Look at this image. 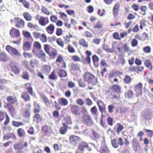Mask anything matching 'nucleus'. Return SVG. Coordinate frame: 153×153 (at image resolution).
I'll return each mask as SVG.
<instances>
[{"label": "nucleus", "mask_w": 153, "mask_h": 153, "mask_svg": "<svg viewBox=\"0 0 153 153\" xmlns=\"http://www.w3.org/2000/svg\"><path fill=\"white\" fill-rule=\"evenodd\" d=\"M84 79L86 81L93 85L97 82V78L89 72H87L84 74Z\"/></svg>", "instance_id": "nucleus-1"}, {"label": "nucleus", "mask_w": 153, "mask_h": 153, "mask_svg": "<svg viewBox=\"0 0 153 153\" xmlns=\"http://www.w3.org/2000/svg\"><path fill=\"white\" fill-rule=\"evenodd\" d=\"M5 117V120L4 122V125H7L10 122V118L9 116L4 111H0V122L3 120Z\"/></svg>", "instance_id": "nucleus-2"}, {"label": "nucleus", "mask_w": 153, "mask_h": 153, "mask_svg": "<svg viewBox=\"0 0 153 153\" xmlns=\"http://www.w3.org/2000/svg\"><path fill=\"white\" fill-rule=\"evenodd\" d=\"M80 140L81 139L79 137L75 135L71 136L69 138L70 143L76 146Z\"/></svg>", "instance_id": "nucleus-3"}, {"label": "nucleus", "mask_w": 153, "mask_h": 153, "mask_svg": "<svg viewBox=\"0 0 153 153\" xmlns=\"http://www.w3.org/2000/svg\"><path fill=\"white\" fill-rule=\"evenodd\" d=\"M142 84L140 82L134 86V90L137 97H138L142 94Z\"/></svg>", "instance_id": "nucleus-4"}, {"label": "nucleus", "mask_w": 153, "mask_h": 153, "mask_svg": "<svg viewBox=\"0 0 153 153\" xmlns=\"http://www.w3.org/2000/svg\"><path fill=\"white\" fill-rule=\"evenodd\" d=\"M39 23L42 26H45L49 22V20L48 17L41 16L39 17Z\"/></svg>", "instance_id": "nucleus-5"}, {"label": "nucleus", "mask_w": 153, "mask_h": 153, "mask_svg": "<svg viewBox=\"0 0 153 153\" xmlns=\"http://www.w3.org/2000/svg\"><path fill=\"white\" fill-rule=\"evenodd\" d=\"M6 50L10 53L14 55H17L18 51L16 49L11 47L10 46L8 45L6 46Z\"/></svg>", "instance_id": "nucleus-6"}, {"label": "nucleus", "mask_w": 153, "mask_h": 153, "mask_svg": "<svg viewBox=\"0 0 153 153\" xmlns=\"http://www.w3.org/2000/svg\"><path fill=\"white\" fill-rule=\"evenodd\" d=\"M83 121L85 123L88 125H90L93 123L92 120L89 115L84 114L83 116Z\"/></svg>", "instance_id": "nucleus-7"}, {"label": "nucleus", "mask_w": 153, "mask_h": 153, "mask_svg": "<svg viewBox=\"0 0 153 153\" xmlns=\"http://www.w3.org/2000/svg\"><path fill=\"white\" fill-rule=\"evenodd\" d=\"M4 108H7L9 113L12 115H13L15 113V109L13 106L9 103H7L6 105L4 106Z\"/></svg>", "instance_id": "nucleus-8"}, {"label": "nucleus", "mask_w": 153, "mask_h": 153, "mask_svg": "<svg viewBox=\"0 0 153 153\" xmlns=\"http://www.w3.org/2000/svg\"><path fill=\"white\" fill-rule=\"evenodd\" d=\"M85 148H87V149L89 151L91 150V148L88 146L87 144L84 142H82L79 144L78 147V149L79 150L83 151L84 149Z\"/></svg>", "instance_id": "nucleus-9"}, {"label": "nucleus", "mask_w": 153, "mask_h": 153, "mask_svg": "<svg viewBox=\"0 0 153 153\" xmlns=\"http://www.w3.org/2000/svg\"><path fill=\"white\" fill-rule=\"evenodd\" d=\"M10 34L13 37H17L19 36V31L14 28H12L10 30Z\"/></svg>", "instance_id": "nucleus-10"}, {"label": "nucleus", "mask_w": 153, "mask_h": 153, "mask_svg": "<svg viewBox=\"0 0 153 153\" xmlns=\"http://www.w3.org/2000/svg\"><path fill=\"white\" fill-rule=\"evenodd\" d=\"M120 3L117 2L115 4L113 7V14L115 16H116L118 15V10L120 8Z\"/></svg>", "instance_id": "nucleus-11"}, {"label": "nucleus", "mask_w": 153, "mask_h": 153, "mask_svg": "<svg viewBox=\"0 0 153 153\" xmlns=\"http://www.w3.org/2000/svg\"><path fill=\"white\" fill-rule=\"evenodd\" d=\"M42 131L45 135L49 136L51 133V129L50 127L46 126L42 128Z\"/></svg>", "instance_id": "nucleus-12"}, {"label": "nucleus", "mask_w": 153, "mask_h": 153, "mask_svg": "<svg viewBox=\"0 0 153 153\" xmlns=\"http://www.w3.org/2000/svg\"><path fill=\"white\" fill-rule=\"evenodd\" d=\"M6 100L10 104L15 103L17 101L16 98L12 96H8L6 98Z\"/></svg>", "instance_id": "nucleus-13"}, {"label": "nucleus", "mask_w": 153, "mask_h": 153, "mask_svg": "<svg viewBox=\"0 0 153 153\" xmlns=\"http://www.w3.org/2000/svg\"><path fill=\"white\" fill-rule=\"evenodd\" d=\"M55 29V27L52 24H50L46 28L47 32L49 34H52L53 33Z\"/></svg>", "instance_id": "nucleus-14"}, {"label": "nucleus", "mask_w": 153, "mask_h": 153, "mask_svg": "<svg viewBox=\"0 0 153 153\" xmlns=\"http://www.w3.org/2000/svg\"><path fill=\"white\" fill-rule=\"evenodd\" d=\"M112 91L114 93L119 94L121 93V88L118 85H114L111 88Z\"/></svg>", "instance_id": "nucleus-15"}, {"label": "nucleus", "mask_w": 153, "mask_h": 153, "mask_svg": "<svg viewBox=\"0 0 153 153\" xmlns=\"http://www.w3.org/2000/svg\"><path fill=\"white\" fill-rule=\"evenodd\" d=\"M90 112L92 115L97 117L98 115V110L96 106L91 108L90 109Z\"/></svg>", "instance_id": "nucleus-16"}, {"label": "nucleus", "mask_w": 153, "mask_h": 153, "mask_svg": "<svg viewBox=\"0 0 153 153\" xmlns=\"http://www.w3.org/2000/svg\"><path fill=\"white\" fill-rule=\"evenodd\" d=\"M59 104L61 105L65 106L68 104V102L67 100L63 98H59L58 100Z\"/></svg>", "instance_id": "nucleus-17"}, {"label": "nucleus", "mask_w": 153, "mask_h": 153, "mask_svg": "<svg viewBox=\"0 0 153 153\" xmlns=\"http://www.w3.org/2000/svg\"><path fill=\"white\" fill-rule=\"evenodd\" d=\"M145 65L148 68L150 71L152 69V65L151 61L149 59H146L144 62Z\"/></svg>", "instance_id": "nucleus-18"}, {"label": "nucleus", "mask_w": 153, "mask_h": 153, "mask_svg": "<svg viewBox=\"0 0 153 153\" xmlns=\"http://www.w3.org/2000/svg\"><path fill=\"white\" fill-rule=\"evenodd\" d=\"M51 67L48 65H44L42 67V70L46 74H48L51 70Z\"/></svg>", "instance_id": "nucleus-19"}, {"label": "nucleus", "mask_w": 153, "mask_h": 153, "mask_svg": "<svg viewBox=\"0 0 153 153\" xmlns=\"http://www.w3.org/2000/svg\"><path fill=\"white\" fill-rule=\"evenodd\" d=\"M10 65L12 68V71L15 73L17 74L19 73V70L15 64L11 63L10 64Z\"/></svg>", "instance_id": "nucleus-20"}, {"label": "nucleus", "mask_w": 153, "mask_h": 153, "mask_svg": "<svg viewBox=\"0 0 153 153\" xmlns=\"http://www.w3.org/2000/svg\"><path fill=\"white\" fill-rule=\"evenodd\" d=\"M28 27L33 29L35 30H39V27L38 25H34L31 22H29L27 24Z\"/></svg>", "instance_id": "nucleus-21"}, {"label": "nucleus", "mask_w": 153, "mask_h": 153, "mask_svg": "<svg viewBox=\"0 0 153 153\" xmlns=\"http://www.w3.org/2000/svg\"><path fill=\"white\" fill-rule=\"evenodd\" d=\"M79 109V107L77 105H73L71 108L72 112L75 114H78Z\"/></svg>", "instance_id": "nucleus-22"}, {"label": "nucleus", "mask_w": 153, "mask_h": 153, "mask_svg": "<svg viewBox=\"0 0 153 153\" xmlns=\"http://www.w3.org/2000/svg\"><path fill=\"white\" fill-rule=\"evenodd\" d=\"M63 127H61L60 129V133L62 134H65L67 131V129L68 128V126L65 123H63Z\"/></svg>", "instance_id": "nucleus-23"}, {"label": "nucleus", "mask_w": 153, "mask_h": 153, "mask_svg": "<svg viewBox=\"0 0 153 153\" xmlns=\"http://www.w3.org/2000/svg\"><path fill=\"white\" fill-rule=\"evenodd\" d=\"M31 44L29 42H25L24 44L23 48L24 50L29 51L30 49Z\"/></svg>", "instance_id": "nucleus-24"}, {"label": "nucleus", "mask_w": 153, "mask_h": 153, "mask_svg": "<svg viewBox=\"0 0 153 153\" xmlns=\"http://www.w3.org/2000/svg\"><path fill=\"white\" fill-rule=\"evenodd\" d=\"M58 74L60 77H65L67 76V74L66 71L60 69L58 70Z\"/></svg>", "instance_id": "nucleus-25"}, {"label": "nucleus", "mask_w": 153, "mask_h": 153, "mask_svg": "<svg viewBox=\"0 0 153 153\" xmlns=\"http://www.w3.org/2000/svg\"><path fill=\"white\" fill-rule=\"evenodd\" d=\"M151 114L150 112H148L147 111L142 113L143 117L146 120L150 118Z\"/></svg>", "instance_id": "nucleus-26"}, {"label": "nucleus", "mask_w": 153, "mask_h": 153, "mask_svg": "<svg viewBox=\"0 0 153 153\" xmlns=\"http://www.w3.org/2000/svg\"><path fill=\"white\" fill-rule=\"evenodd\" d=\"M133 148L135 150H137L140 148V144L136 140H133Z\"/></svg>", "instance_id": "nucleus-27"}, {"label": "nucleus", "mask_w": 153, "mask_h": 153, "mask_svg": "<svg viewBox=\"0 0 153 153\" xmlns=\"http://www.w3.org/2000/svg\"><path fill=\"white\" fill-rule=\"evenodd\" d=\"M33 120L34 122L38 123L41 120L42 118L40 115L37 114H36L33 116Z\"/></svg>", "instance_id": "nucleus-28"}, {"label": "nucleus", "mask_w": 153, "mask_h": 153, "mask_svg": "<svg viewBox=\"0 0 153 153\" xmlns=\"http://www.w3.org/2000/svg\"><path fill=\"white\" fill-rule=\"evenodd\" d=\"M30 63L32 67L34 68L38 64V62L35 59H32L30 62Z\"/></svg>", "instance_id": "nucleus-29"}, {"label": "nucleus", "mask_w": 153, "mask_h": 153, "mask_svg": "<svg viewBox=\"0 0 153 153\" xmlns=\"http://www.w3.org/2000/svg\"><path fill=\"white\" fill-rule=\"evenodd\" d=\"M21 97L25 101H27L30 100V97L27 93H24L22 94Z\"/></svg>", "instance_id": "nucleus-30"}, {"label": "nucleus", "mask_w": 153, "mask_h": 153, "mask_svg": "<svg viewBox=\"0 0 153 153\" xmlns=\"http://www.w3.org/2000/svg\"><path fill=\"white\" fill-rule=\"evenodd\" d=\"M0 60L2 62H6L7 60V57L6 54L3 53H0Z\"/></svg>", "instance_id": "nucleus-31"}, {"label": "nucleus", "mask_w": 153, "mask_h": 153, "mask_svg": "<svg viewBox=\"0 0 153 153\" xmlns=\"http://www.w3.org/2000/svg\"><path fill=\"white\" fill-rule=\"evenodd\" d=\"M92 59L94 65L97 67L99 65L98 62L99 60L98 57L96 55H94L92 57Z\"/></svg>", "instance_id": "nucleus-32"}, {"label": "nucleus", "mask_w": 153, "mask_h": 153, "mask_svg": "<svg viewBox=\"0 0 153 153\" xmlns=\"http://www.w3.org/2000/svg\"><path fill=\"white\" fill-rule=\"evenodd\" d=\"M23 16L25 18L27 21H31L32 20V16L29 13L27 12L24 13Z\"/></svg>", "instance_id": "nucleus-33"}, {"label": "nucleus", "mask_w": 153, "mask_h": 153, "mask_svg": "<svg viewBox=\"0 0 153 153\" xmlns=\"http://www.w3.org/2000/svg\"><path fill=\"white\" fill-rule=\"evenodd\" d=\"M79 44L80 45L84 47L87 48L88 47V44L83 39H81L79 41Z\"/></svg>", "instance_id": "nucleus-34"}, {"label": "nucleus", "mask_w": 153, "mask_h": 153, "mask_svg": "<svg viewBox=\"0 0 153 153\" xmlns=\"http://www.w3.org/2000/svg\"><path fill=\"white\" fill-rule=\"evenodd\" d=\"M101 153H110V151L106 146H102L101 148Z\"/></svg>", "instance_id": "nucleus-35"}, {"label": "nucleus", "mask_w": 153, "mask_h": 153, "mask_svg": "<svg viewBox=\"0 0 153 153\" xmlns=\"http://www.w3.org/2000/svg\"><path fill=\"white\" fill-rule=\"evenodd\" d=\"M42 12L47 15H49L51 14H52V12H50L48 9L44 7H42Z\"/></svg>", "instance_id": "nucleus-36"}, {"label": "nucleus", "mask_w": 153, "mask_h": 153, "mask_svg": "<svg viewBox=\"0 0 153 153\" xmlns=\"http://www.w3.org/2000/svg\"><path fill=\"white\" fill-rule=\"evenodd\" d=\"M102 48L104 50L108 52L112 53L113 52V50L108 48V46L107 45H103Z\"/></svg>", "instance_id": "nucleus-37"}, {"label": "nucleus", "mask_w": 153, "mask_h": 153, "mask_svg": "<svg viewBox=\"0 0 153 153\" xmlns=\"http://www.w3.org/2000/svg\"><path fill=\"white\" fill-rule=\"evenodd\" d=\"M20 2L22 3L25 8H29L30 4L28 2L24 0H20Z\"/></svg>", "instance_id": "nucleus-38"}, {"label": "nucleus", "mask_w": 153, "mask_h": 153, "mask_svg": "<svg viewBox=\"0 0 153 153\" xmlns=\"http://www.w3.org/2000/svg\"><path fill=\"white\" fill-rule=\"evenodd\" d=\"M123 79L124 82L127 84L130 83L131 80L130 77L128 75L126 76Z\"/></svg>", "instance_id": "nucleus-39"}, {"label": "nucleus", "mask_w": 153, "mask_h": 153, "mask_svg": "<svg viewBox=\"0 0 153 153\" xmlns=\"http://www.w3.org/2000/svg\"><path fill=\"white\" fill-rule=\"evenodd\" d=\"M111 144L113 147L115 148L118 147V144L117 143V140L115 139L112 140H111Z\"/></svg>", "instance_id": "nucleus-40"}, {"label": "nucleus", "mask_w": 153, "mask_h": 153, "mask_svg": "<svg viewBox=\"0 0 153 153\" xmlns=\"http://www.w3.org/2000/svg\"><path fill=\"white\" fill-rule=\"evenodd\" d=\"M33 47L34 48H35L38 50L41 49V46L39 43L37 42H35L34 43Z\"/></svg>", "instance_id": "nucleus-41"}, {"label": "nucleus", "mask_w": 153, "mask_h": 153, "mask_svg": "<svg viewBox=\"0 0 153 153\" xmlns=\"http://www.w3.org/2000/svg\"><path fill=\"white\" fill-rule=\"evenodd\" d=\"M126 96L128 98L132 97L134 95V93L131 90L128 91L126 94Z\"/></svg>", "instance_id": "nucleus-42"}, {"label": "nucleus", "mask_w": 153, "mask_h": 153, "mask_svg": "<svg viewBox=\"0 0 153 153\" xmlns=\"http://www.w3.org/2000/svg\"><path fill=\"white\" fill-rule=\"evenodd\" d=\"M67 48L70 53H74L75 52L74 49L69 44L68 45Z\"/></svg>", "instance_id": "nucleus-43"}, {"label": "nucleus", "mask_w": 153, "mask_h": 153, "mask_svg": "<svg viewBox=\"0 0 153 153\" xmlns=\"http://www.w3.org/2000/svg\"><path fill=\"white\" fill-rule=\"evenodd\" d=\"M23 34L24 36L27 38H30L31 37L30 33L27 31H23Z\"/></svg>", "instance_id": "nucleus-44"}, {"label": "nucleus", "mask_w": 153, "mask_h": 153, "mask_svg": "<svg viewBox=\"0 0 153 153\" xmlns=\"http://www.w3.org/2000/svg\"><path fill=\"white\" fill-rule=\"evenodd\" d=\"M33 35L36 39H38L41 36V33L38 32H33Z\"/></svg>", "instance_id": "nucleus-45"}, {"label": "nucleus", "mask_w": 153, "mask_h": 153, "mask_svg": "<svg viewBox=\"0 0 153 153\" xmlns=\"http://www.w3.org/2000/svg\"><path fill=\"white\" fill-rule=\"evenodd\" d=\"M30 76L27 73L24 72L23 73L22 76V78L27 80H28L29 79Z\"/></svg>", "instance_id": "nucleus-46"}, {"label": "nucleus", "mask_w": 153, "mask_h": 153, "mask_svg": "<svg viewBox=\"0 0 153 153\" xmlns=\"http://www.w3.org/2000/svg\"><path fill=\"white\" fill-rule=\"evenodd\" d=\"M140 28L141 29H142L143 27L146 26V21L144 20H141L140 23Z\"/></svg>", "instance_id": "nucleus-47"}, {"label": "nucleus", "mask_w": 153, "mask_h": 153, "mask_svg": "<svg viewBox=\"0 0 153 153\" xmlns=\"http://www.w3.org/2000/svg\"><path fill=\"white\" fill-rule=\"evenodd\" d=\"M103 26L102 24L100 21H99L96 24V25L94 26V28H101Z\"/></svg>", "instance_id": "nucleus-48"}, {"label": "nucleus", "mask_w": 153, "mask_h": 153, "mask_svg": "<svg viewBox=\"0 0 153 153\" xmlns=\"http://www.w3.org/2000/svg\"><path fill=\"white\" fill-rule=\"evenodd\" d=\"M49 78L51 79H56L57 78V76L55 75L54 71H53L49 76Z\"/></svg>", "instance_id": "nucleus-49"}, {"label": "nucleus", "mask_w": 153, "mask_h": 153, "mask_svg": "<svg viewBox=\"0 0 153 153\" xmlns=\"http://www.w3.org/2000/svg\"><path fill=\"white\" fill-rule=\"evenodd\" d=\"M23 65L27 68L30 72H33V70H30L28 68V62L27 61H24L22 62Z\"/></svg>", "instance_id": "nucleus-50"}, {"label": "nucleus", "mask_w": 153, "mask_h": 153, "mask_svg": "<svg viewBox=\"0 0 153 153\" xmlns=\"http://www.w3.org/2000/svg\"><path fill=\"white\" fill-rule=\"evenodd\" d=\"M145 131L147 132L148 136L150 137H152L153 136V131L147 129H145Z\"/></svg>", "instance_id": "nucleus-51"}, {"label": "nucleus", "mask_w": 153, "mask_h": 153, "mask_svg": "<svg viewBox=\"0 0 153 153\" xmlns=\"http://www.w3.org/2000/svg\"><path fill=\"white\" fill-rule=\"evenodd\" d=\"M40 40L42 42H47V37L44 34H42L41 36Z\"/></svg>", "instance_id": "nucleus-52"}, {"label": "nucleus", "mask_w": 153, "mask_h": 153, "mask_svg": "<svg viewBox=\"0 0 153 153\" xmlns=\"http://www.w3.org/2000/svg\"><path fill=\"white\" fill-rule=\"evenodd\" d=\"M35 109L34 112L35 113L39 112L40 106L37 103H35L34 104Z\"/></svg>", "instance_id": "nucleus-53"}, {"label": "nucleus", "mask_w": 153, "mask_h": 153, "mask_svg": "<svg viewBox=\"0 0 153 153\" xmlns=\"http://www.w3.org/2000/svg\"><path fill=\"white\" fill-rule=\"evenodd\" d=\"M143 51L146 53H149L151 51V48L149 46H147L143 48Z\"/></svg>", "instance_id": "nucleus-54"}, {"label": "nucleus", "mask_w": 153, "mask_h": 153, "mask_svg": "<svg viewBox=\"0 0 153 153\" xmlns=\"http://www.w3.org/2000/svg\"><path fill=\"white\" fill-rule=\"evenodd\" d=\"M56 42L58 45L61 46V47H63L64 45L61 39L59 38L57 39L56 41Z\"/></svg>", "instance_id": "nucleus-55"}, {"label": "nucleus", "mask_w": 153, "mask_h": 153, "mask_svg": "<svg viewBox=\"0 0 153 153\" xmlns=\"http://www.w3.org/2000/svg\"><path fill=\"white\" fill-rule=\"evenodd\" d=\"M85 101L86 105H91L93 104L92 101L89 98H86Z\"/></svg>", "instance_id": "nucleus-56"}, {"label": "nucleus", "mask_w": 153, "mask_h": 153, "mask_svg": "<svg viewBox=\"0 0 153 153\" xmlns=\"http://www.w3.org/2000/svg\"><path fill=\"white\" fill-rule=\"evenodd\" d=\"M113 36L114 38L117 40H120V38L118 33H117L115 32L113 34Z\"/></svg>", "instance_id": "nucleus-57"}, {"label": "nucleus", "mask_w": 153, "mask_h": 153, "mask_svg": "<svg viewBox=\"0 0 153 153\" xmlns=\"http://www.w3.org/2000/svg\"><path fill=\"white\" fill-rule=\"evenodd\" d=\"M24 56L26 58H31L32 57V54L29 53L25 52L23 53Z\"/></svg>", "instance_id": "nucleus-58"}, {"label": "nucleus", "mask_w": 153, "mask_h": 153, "mask_svg": "<svg viewBox=\"0 0 153 153\" xmlns=\"http://www.w3.org/2000/svg\"><path fill=\"white\" fill-rule=\"evenodd\" d=\"M71 68L73 70H76L79 69V67L78 65L77 64H72L71 65Z\"/></svg>", "instance_id": "nucleus-59"}, {"label": "nucleus", "mask_w": 153, "mask_h": 153, "mask_svg": "<svg viewBox=\"0 0 153 153\" xmlns=\"http://www.w3.org/2000/svg\"><path fill=\"white\" fill-rule=\"evenodd\" d=\"M140 9L142 11L144 12V13H142V15H145L146 14L145 12L147 9L146 7L145 6H141Z\"/></svg>", "instance_id": "nucleus-60"}, {"label": "nucleus", "mask_w": 153, "mask_h": 153, "mask_svg": "<svg viewBox=\"0 0 153 153\" xmlns=\"http://www.w3.org/2000/svg\"><path fill=\"white\" fill-rule=\"evenodd\" d=\"M50 19L52 22H56L57 20V18L54 15H52L50 17Z\"/></svg>", "instance_id": "nucleus-61"}, {"label": "nucleus", "mask_w": 153, "mask_h": 153, "mask_svg": "<svg viewBox=\"0 0 153 153\" xmlns=\"http://www.w3.org/2000/svg\"><path fill=\"white\" fill-rule=\"evenodd\" d=\"M77 103L80 105H83L84 103V102L81 99H78L76 100Z\"/></svg>", "instance_id": "nucleus-62"}, {"label": "nucleus", "mask_w": 153, "mask_h": 153, "mask_svg": "<svg viewBox=\"0 0 153 153\" xmlns=\"http://www.w3.org/2000/svg\"><path fill=\"white\" fill-rule=\"evenodd\" d=\"M132 46L134 47L137 45L138 44V42L135 39H133L131 42Z\"/></svg>", "instance_id": "nucleus-63"}, {"label": "nucleus", "mask_w": 153, "mask_h": 153, "mask_svg": "<svg viewBox=\"0 0 153 153\" xmlns=\"http://www.w3.org/2000/svg\"><path fill=\"white\" fill-rule=\"evenodd\" d=\"M134 32H137L139 31V26L137 24L133 28L132 30Z\"/></svg>", "instance_id": "nucleus-64"}]
</instances>
